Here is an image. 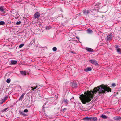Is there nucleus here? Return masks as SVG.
I'll return each mask as SVG.
<instances>
[{
    "label": "nucleus",
    "mask_w": 121,
    "mask_h": 121,
    "mask_svg": "<svg viewBox=\"0 0 121 121\" xmlns=\"http://www.w3.org/2000/svg\"><path fill=\"white\" fill-rule=\"evenodd\" d=\"M98 91L99 93H104L106 92L111 91V89L104 85H102L97 88H94L93 91H88L87 93H84L85 95L82 94L79 97L83 104H85L86 103L90 102L93 98V94Z\"/></svg>",
    "instance_id": "nucleus-1"
},
{
    "label": "nucleus",
    "mask_w": 121,
    "mask_h": 121,
    "mask_svg": "<svg viewBox=\"0 0 121 121\" xmlns=\"http://www.w3.org/2000/svg\"><path fill=\"white\" fill-rule=\"evenodd\" d=\"M112 37L113 35L112 34L108 35H107V41H110L112 39Z\"/></svg>",
    "instance_id": "nucleus-2"
},
{
    "label": "nucleus",
    "mask_w": 121,
    "mask_h": 121,
    "mask_svg": "<svg viewBox=\"0 0 121 121\" xmlns=\"http://www.w3.org/2000/svg\"><path fill=\"white\" fill-rule=\"evenodd\" d=\"M40 14L38 12L35 13L34 15V17L35 19L38 18L39 17Z\"/></svg>",
    "instance_id": "nucleus-3"
},
{
    "label": "nucleus",
    "mask_w": 121,
    "mask_h": 121,
    "mask_svg": "<svg viewBox=\"0 0 121 121\" xmlns=\"http://www.w3.org/2000/svg\"><path fill=\"white\" fill-rule=\"evenodd\" d=\"M89 62L90 63H92V64H94L95 65H97L98 64L97 62L95 60H89Z\"/></svg>",
    "instance_id": "nucleus-4"
},
{
    "label": "nucleus",
    "mask_w": 121,
    "mask_h": 121,
    "mask_svg": "<svg viewBox=\"0 0 121 121\" xmlns=\"http://www.w3.org/2000/svg\"><path fill=\"white\" fill-rule=\"evenodd\" d=\"M82 12L85 15L88 14H88L90 13V11L86 9H84L83 10Z\"/></svg>",
    "instance_id": "nucleus-5"
},
{
    "label": "nucleus",
    "mask_w": 121,
    "mask_h": 121,
    "mask_svg": "<svg viewBox=\"0 0 121 121\" xmlns=\"http://www.w3.org/2000/svg\"><path fill=\"white\" fill-rule=\"evenodd\" d=\"M90 120L93 121H96L97 120V119L96 117H90Z\"/></svg>",
    "instance_id": "nucleus-6"
},
{
    "label": "nucleus",
    "mask_w": 121,
    "mask_h": 121,
    "mask_svg": "<svg viewBox=\"0 0 121 121\" xmlns=\"http://www.w3.org/2000/svg\"><path fill=\"white\" fill-rule=\"evenodd\" d=\"M72 87L73 88L76 87H77V83L75 82H73L72 85Z\"/></svg>",
    "instance_id": "nucleus-7"
},
{
    "label": "nucleus",
    "mask_w": 121,
    "mask_h": 121,
    "mask_svg": "<svg viewBox=\"0 0 121 121\" xmlns=\"http://www.w3.org/2000/svg\"><path fill=\"white\" fill-rule=\"evenodd\" d=\"M25 94L24 93H23L21 95V96L20 97L19 99V101L22 100V99Z\"/></svg>",
    "instance_id": "nucleus-8"
},
{
    "label": "nucleus",
    "mask_w": 121,
    "mask_h": 121,
    "mask_svg": "<svg viewBox=\"0 0 121 121\" xmlns=\"http://www.w3.org/2000/svg\"><path fill=\"white\" fill-rule=\"evenodd\" d=\"M17 61L15 60H12L11 61V64L12 65H15L17 63Z\"/></svg>",
    "instance_id": "nucleus-9"
},
{
    "label": "nucleus",
    "mask_w": 121,
    "mask_h": 121,
    "mask_svg": "<svg viewBox=\"0 0 121 121\" xmlns=\"http://www.w3.org/2000/svg\"><path fill=\"white\" fill-rule=\"evenodd\" d=\"M20 72L22 75H26V73L25 71H20Z\"/></svg>",
    "instance_id": "nucleus-10"
},
{
    "label": "nucleus",
    "mask_w": 121,
    "mask_h": 121,
    "mask_svg": "<svg viewBox=\"0 0 121 121\" xmlns=\"http://www.w3.org/2000/svg\"><path fill=\"white\" fill-rule=\"evenodd\" d=\"M86 50L89 52H92L93 51V50L90 48H86Z\"/></svg>",
    "instance_id": "nucleus-11"
},
{
    "label": "nucleus",
    "mask_w": 121,
    "mask_h": 121,
    "mask_svg": "<svg viewBox=\"0 0 121 121\" xmlns=\"http://www.w3.org/2000/svg\"><path fill=\"white\" fill-rule=\"evenodd\" d=\"M116 50L117 52L118 53H120L121 51V49L119 48L118 46H116Z\"/></svg>",
    "instance_id": "nucleus-12"
},
{
    "label": "nucleus",
    "mask_w": 121,
    "mask_h": 121,
    "mask_svg": "<svg viewBox=\"0 0 121 121\" xmlns=\"http://www.w3.org/2000/svg\"><path fill=\"white\" fill-rule=\"evenodd\" d=\"M91 70V67H88L84 69V71L86 72L90 71Z\"/></svg>",
    "instance_id": "nucleus-13"
},
{
    "label": "nucleus",
    "mask_w": 121,
    "mask_h": 121,
    "mask_svg": "<svg viewBox=\"0 0 121 121\" xmlns=\"http://www.w3.org/2000/svg\"><path fill=\"white\" fill-rule=\"evenodd\" d=\"M87 33L89 34H90L93 32V31L91 30L88 29L86 30Z\"/></svg>",
    "instance_id": "nucleus-14"
},
{
    "label": "nucleus",
    "mask_w": 121,
    "mask_h": 121,
    "mask_svg": "<svg viewBox=\"0 0 121 121\" xmlns=\"http://www.w3.org/2000/svg\"><path fill=\"white\" fill-rule=\"evenodd\" d=\"M83 120H87L88 121L89 120H90V117H86L84 118L83 119Z\"/></svg>",
    "instance_id": "nucleus-15"
},
{
    "label": "nucleus",
    "mask_w": 121,
    "mask_h": 121,
    "mask_svg": "<svg viewBox=\"0 0 121 121\" xmlns=\"http://www.w3.org/2000/svg\"><path fill=\"white\" fill-rule=\"evenodd\" d=\"M4 9L3 7H0V11L2 12H4Z\"/></svg>",
    "instance_id": "nucleus-16"
},
{
    "label": "nucleus",
    "mask_w": 121,
    "mask_h": 121,
    "mask_svg": "<svg viewBox=\"0 0 121 121\" xmlns=\"http://www.w3.org/2000/svg\"><path fill=\"white\" fill-rule=\"evenodd\" d=\"M101 117L104 119H106L107 118L106 116L104 115H102Z\"/></svg>",
    "instance_id": "nucleus-17"
},
{
    "label": "nucleus",
    "mask_w": 121,
    "mask_h": 121,
    "mask_svg": "<svg viewBox=\"0 0 121 121\" xmlns=\"http://www.w3.org/2000/svg\"><path fill=\"white\" fill-rule=\"evenodd\" d=\"M121 118V117L120 116H119L118 117H115V119L116 120H118L120 119Z\"/></svg>",
    "instance_id": "nucleus-18"
},
{
    "label": "nucleus",
    "mask_w": 121,
    "mask_h": 121,
    "mask_svg": "<svg viewBox=\"0 0 121 121\" xmlns=\"http://www.w3.org/2000/svg\"><path fill=\"white\" fill-rule=\"evenodd\" d=\"M68 101L67 99L64 100L63 101V102H64L65 104H68Z\"/></svg>",
    "instance_id": "nucleus-19"
},
{
    "label": "nucleus",
    "mask_w": 121,
    "mask_h": 121,
    "mask_svg": "<svg viewBox=\"0 0 121 121\" xmlns=\"http://www.w3.org/2000/svg\"><path fill=\"white\" fill-rule=\"evenodd\" d=\"M5 22L3 21L0 22V25H3L5 24Z\"/></svg>",
    "instance_id": "nucleus-20"
},
{
    "label": "nucleus",
    "mask_w": 121,
    "mask_h": 121,
    "mask_svg": "<svg viewBox=\"0 0 121 121\" xmlns=\"http://www.w3.org/2000/svg\"><path fill=\"white\" fill-rule=\"evenodd\" d=\"M53 50L54 51H55L57 50V48L56 47H54L53 48Z\"/></svg>",
    "instance_id": "nucleus-21"
},
{
    "label": "nucleus",
    "mask_w": 121,
    "mask_h": 121,
    "mask_svg": "<svg viewBox=\"0 0 121 121\" xmlns=\"http://www.w3.org/2000/svg\"><path fill=\"white\" fill-rule=\"evenodd\" d=\"M10 82V79H8L7 80L6 82L8 83H9Z\"/></svg>",
    "instance_id": "nucleus-22"
},
{
    "label": "nucleus",
    "mask_w": 121,
    "mask_h": 121,
    "mask_svg": "<svg viewBox=\"0 0 121 121\" xmlns=\"http://www.w3.org/2000/svg\"><path fill=\"white\" fill-rule=\"evenodd\" d=\"M51 27L49 26H47L46 27V29L47 30H49L51 28Z\"/></svg>",
    "instance_id": "nucleus-23"
},
{
    "label": "nucleus",
    "mask_w": 121,
    "mask_h": 121,
    "mask_svg": "<svg viewBox=\"0 0 121 121\" xmlns=\"http://www.w3.org/2000/svg\"><path fill=\"white\" fill-rule=\"evenodd\" d=\"M24 45V44H20L19 47L20 48H21Z\"/></svg>",
    "instance_id": "nucleus-24"
},
{
    "label": "nucleus",
    "mask_w": 121,
    "mask_h": 121,
    "mask_svg": "<svg viewBox=\"0 0 121 121\" xmlns=\"http://www.w3.org/2000/svg\"><path fill=\"white\" fill-rule=\"evenodd\" d=\"M21 23V21H19V22H17L16 23V24L18 25L20 24Z\"/></svg>",
    "instance_id": "nucleus-25"
},
{
    "label": "nucleus",
    "mask_w": 121,
    "mask_h": 121,
    "mask_svg": "<svg viewBox=\"0 0 121 121\" xmlns=\"http://www.w3.org/2000/svg\"><path fill=\"white\" fill-rule=\"evenodd\" d=\"M8 108H6L4 109L2 111V112H4L5 111H6L7 110V109H8Z\"/></svg>",
    "instance_id": "nucleus-26"
},
{
    "label": "nucleus",
    "mask_w": 121,
    "mask_h": 121,
    "mask_svg": "<svg viewBox=\"0 0 121 121\" xmlns=\"http://www.w3.org/2000/svg\"><path fill=\"white\" fill-rule=\"evenodd\" d=\"M28 112V110L27 109H25L23 111V112Z\"/></svg>",
    "instance_id": "nucleus-27"
},
{
    "label": "nucleus",
    "mask_w": 121,
    "mask_h": 121,
    "mask_svg": "<svg viewBox=\"0 0 121 121\" xmlns=\"http://www.w3.org/2000/svg\"><path fill=\"white\" fill-rule=\"evenodd\" d=\"M40 87H39V86H36L35 87V88L34 89H36V88H38V89H39V88Z\"/></svg>",
    "instance_id": "nucleus-28"
},
{
    "label": "nucleus",
    "mask_w": 121,
    "mask_h": 121,
    "mask_svg": "<svg viewBox=\"0 0 121 121\" xmlns=\"http://www.w3.org/2000/svg\"><path fill=\"white\" fill-rule=\"evenodd\" d=\"M112 86L113 87H115L116 86V85L115 83H113L112 84Z\"/></svg>",
    "instance_id": "nucleus-29"
},
{
    "label": "nucleus",
    "mask_w": 121,
    "mask_h": 121,
    "mask_svg": "<svg viewBox=\"0 0 121 121\" xmlns=\"http://www.w3.org/2000/svg\"><path fill=\"white\" fill-rule=\"evenodd\" d=\"M6 97H5V98L3 99L2 100V101L3 102H4L6 100Z\"/></svg>",
    "instance_id": "nucleus-30"
},
{
    "label": "nucleus",
    "mask_w": 121,
    "mask_h": 121,
    "mask_svg": "<svg viewBox=\"0 0 121 121\" xmlns=\"http://www.w3.org/2000/svg\"><path fill=\"white\" fill-rule=\"evenodd\" d=\"M70 52L71 53H73V54H76V53H75L74 52H73V51H71Z\"/></svg>",
    "instance_id": "nucleus-31"
},
{
    "label": "nucleus",
    "mask_w": 121,
    "mask_h": 121,
    "mask_svg": "<svg viewBox=\"0 0 121 121\" xmlns=\"http://www.w3.org/2000/svg\"><path fill=\"white\" fill-rule=\"evenodd\" d=\"M31 88H32L31 90H34L35 89H34L35 88V87H32Z\"/></svg>",
    "instance_id": "nucleus-32"
},
{
    "label": "nucleus",
    "mask_w": 121,
    "mask_h": 121,
    "mask_svg": "<svg viewBox=\"0 0 121 121\" xmlns=\"http://www.w3.org/2000/svg\"><path fill=\"white\" fill-rule=\"evenodd\" d=\"M76 38L78 40H79V38L78 37H76Z\"/></svg>",
    "instance_id": "nucleus-33"
},
{
    "label": "nucleus",
    "mask_w": 121,
    "mask_h": 121,
    "mask_svg": "<svg viewBox=\"0 0 121 121\" xmlns=\"http://www.w3.org/2000/svg\"><path fill=\"white\" fill-rule=\"evenodd\" d=\"M3 103V102L2 101H1L0 102V104H2Z\"/></svg>",
    "instance_id": "nucleus-34"
},
{
    "label": "nucleus",
    "mask_w": 121,
    "mask_h": 121,
    "mask_svg": "<svg viewBox=\"0 0 121 121\" xmlns=\"http://www.w3.org/2000/svg\"><path fill=\"white\" fill-rule=\"evenodd\" d=\"M66 108H64L63 109V111H64L65 110H66Z\"/></svg>",
    "instance_id": "nucleus-35"
},
{
    "label": "nucleus",
    "mask_w": 121,
    "mask_h": 121,
    "mask_svg": "<svg viewBox=\"0 0 121 121\" xmlns=\"http://www.w3.org/2000/svg\"><path fill=\"white\" fill-rule=\"evenodd\" d=\"M100 4L99 3H97V4H96L97 5H99V4Z\"/></svg>",
    "instance_id": "nucleus-36"
},
{
    "label": "nucleus",
    "mask_w": 121,
    "mask_h": 121,
    "mask_svg": "<svg viewBox=\"0 0 121 121\" xmlns=\"http://www.w3.org/2000/svg\"><path fill=\"white\" fill-rule=\"evenodd\" d=\"M32 42H30V45L31 44H32Z\"/></svg>",
    "instance_id": "nucleus-37"
},
{
    "label": "nucleus",
    "mask_w": 121,
    "mask_h": 121,
    "mask_svg": "<svg viewBox=\"0 0 121 121\" xmlns=\"http://www.w3.org/2000/svg\"><path fill=\"white\" fill-rule=\"evenodd\" d=\"M21 113H22V114H24V113L23 112H22Z\"/></svg>",
    "instance_id": "nucleus-38"
}]
</instances>
